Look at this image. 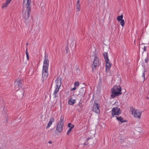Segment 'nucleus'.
Returning <instances> with one entry per match:
<instances>
[{
    "label": "nucleus",
    "mask_w": 149,
    "mask_h": 149,
    "mask_svg": "<svg viewBox=\"0 0 149 149\" xmlns=\"http://www.w3.org/2000/svg\"><path fill=\"white\" fill-rule=\"evenodd\" d=\"M121 88L120 86H114L111 89V98H113L116 97L121 95Z\"/></svg>",
    "instance_id": "obj_1"
},
{
    "label": "nucleus",
    "mask_w": 149,
    "mask_h": 149,
    "mask_svg": "<svg viewBox=\"0 0 149 149\" xmlns=\"http://www.w3.org/2000/svg\"><path fill=\"white\" fill-rule=\"evenodd\" d=\"M31 10H26L23 9L22 17L24 19L25 22L26 23L29 18Z\"/></svg>",
    "instance_id": "obj_2"
},
{
    "label": "nucleus",
    "mask_w": 149,
    "mask_h": 149,
    "mask_svg": "<svg viewBox=\"0 0 149 149\" xmlns=\"http://www.w3.org/2000/svg\"><path fill=\"white\" fill-rule=\"evenodd\" d=\"M63 117V118L61 117L60 120L58 123L56 129V130L58 132L61 133L63 130V128L64 125Z\"/></svg>",
    "instance_id": "obj_3"
},
{
    "label": "nucleus",
    "mask_w": 149,
    "mask_h": 149,
    "mask_svg": "<svg viewBox=\"0 0 149 149\" xmlns=\"http://www.w3.org/2000/svg\"><path fill=\"white\" fill-rule=\"evenodd\" d=\"M132 114L135 118L140 119L141 114V111L138 109H133L132 110Z\"/></svg>",
    "instance_id": "obj_4"
},
{
    "label": "nucleus",
    "mask_w": 149,
    "mask_h": 149,
    "mask_svg": "<svg viewBox=\"0 0 149 149\" xmlns=\"http://www.w3.org/2000/svg\"><path fill=\"white\" fill-rule=\"evenodd\" d=\"M100 64V63L99 61V58L97 56L95 55L93 62L92 64V70H94L96 68L99 67Z\"/></svg>",
    "instance_id": "obj_5"
},
{
    "label": "nucleus",
    "mask_w": 149,
    "mask_h": 149,
    "mask_svg": "<svg viewBox=\"0 0 149 149\" xmlns=\"http://www.w3.org/2000/svg\"><path fill=\"white\" fill-rule=\"evenodd\" d=\"M121 113L120 108L117 107H113L111 110V115L113 117H116Z\"/></svg>",
    "instance_id": "obj_6"
},
{
    "label": "nucleus",
    "mask_w": 149,
    "mask_h": 149,
    "mask_svg": "<svg viewBox=\"0 0 149 149\" xmlns=\"http://www.w3.org/2000/svg\"><path fill=\"white\" fill-rule=\"evenodd\" d=\"M48 68H42V79L44 81L47 79L48 76Z\"/></svg>",
    "instance_id": "obj_7"
},
{
    "label": "nucleus",
    "mask_w": 149,
    "mask_h": 149,
    "mask_svg": "<svg viewBox=\"0 0 149 149\" xmlns=\"http://www.w3.org/2000/svg\"><path fill=\"white\" fill-rule=\"evenodd\" d=\"M48 54H45L44 56V60L43 62V68H48L49 65V60L48 59Z\"/></svg>",
    "instance_id": "obj_8"
},
{
    "label": "nucleus",
    "mask_w": 149,
    "mask_h": 149,
    "mask_svg": "<svg viewBox=\"0 0 149 149\" xmlns=\"http://www.w3.org/2000/svg\"><path fill=\"white\" fill-rule=\"evenodd\" d=\"M105 62L106 72L107 73L110 72V70L112 64L110 62L109 60L108 61H105Z\"/></svg>",
    "instance_id": "obj_9"
},
{
    "label": "nucleus",
    "mask_w": 149,
    "mask_h": 149,
    "mask_svg": "<svg viewBox=\"0 0 149 149\" xmlns=\"http://www.w3.org/2000/svg\"><path fill=\"white\" fill-rule=\"evenodd\" d=\"M31 3L25 2L23 3V9L26 10H31Z\"/></svg>",
    "instance_id": "obj_10"
},
{
    "label": "nucleus",
    "mask_w": 149,
    "mask_h": 149,
    "mask_svg": "<svg viewBox=\"0 0 149 149\" xmlns=\"http://www.w3.org/2000/svg\"><path fill=\"white\" fill-rule=\"evenodd\" d=\"M99 107L100 106L98 104L94 103L93 104V111L97 113H100Z\"/></svg>",
    "instance_id": "obj_11"
},
{
    "label": "nucleus",
    "mask_w": 149,
    "mask_h": 149,
    "mask_svg": "<svg viewBox=\"0 0 149 149\" xmlns=\"http://www.w3.org/2000/svg\"><path fill=\"white\" fill-rule=\"evenodd\" d=\"M123 15L122 14L120 16H118L117 17V20L118 22H120V24L122 26H123L125 24L124 20L123 19Z\"/></svg>",
    "instance_id": "obj_12"
},
{
    "label": "nucleus",
    "mask_w": 149,
    "mask_h": 149,
    "mask_svg": "<svg viewBox=\"0 0 149 149\" xmlns=\"http://www.w3.org/2000/svg\"><path fill=\"white\" fill-rule=\"evenodd\" d=\"M54 119L53 117H52L50 118L49 121L47 124V126L46 127L47 129L49 128L52 125V123L54 122Z\"/></svg>",
    "instance_id": "obj_13"
},
{
    "label": "nucleus",
    "mask_w": 149,
    "mask_h": 149,
    "mask_svg": "<svg viewBox=\"0 0 149 149\" xmlns=\"http://www.w3.org/2000/svg\"><path fill=\"white\" fill-rule=\"evenodd\" d=\"M12 0H6V2L2 4L1 7L2 8L4 9V8L6 7L10 3Z\"/></svg>",
    "instance_id": "obj_14"
},
{
    "label": "nucleus",
    "mask_w": 149,
    "mask_h": 149,
    "mask_svg": "<svg viewBox=\"0 0 149 149\" xmlns=\"http://www.w3.org/2000/svg\"><path fill=\"white\" fill-rule=\"evenodd\" d=\"M55 87L60 88L61 85V80L60 79H56L55 81Z\"/></svg>",
    "instance_id": "obj_15"
},
{
    "label": "nucleus",
    "mask_w": 149,
    "mask_h": 149,
    "mask_svg": "<svg viewBox=\"0 0 149 149\" xmlns=\"http://www.w3.org/2000/svg\"><path fill=\"white\" fill-rule=\"evenodd\" d=\"M76 6L77 8V11H80L81 10V6L80 5V1L79 0L77 1Z\"/></svg>",
    "instance_id": "obj_16"
},
{
    "label": "nucleus",
    "mask_w": 149,
    "mask_h": 149,
    "mask_svg": "<svg viewBox=\"0 0 149 149\" xmlns=\"http://www.w3.org/2000/svg\"><path fill=\"white\" fill-rule=\"evenodd\" d=\"M59 88H60L55 87V89L53 94V95L54 97H57L56 94L59 91Z\"/></svg>",
    "instance_id": "obj_17"
},
{
    "label": "nucleus",
    "mask_w": 149,
    "mask_h": 149,
    "mask_svg": "<svg viewBox=\"0 0 149 149\" xmlns=\"http://www.w3.org/2000/svg\"><path fill=\"white\" fill-rule=\"evenodd\" d=\"M76 100L74 99L73 100L72 98H70V100L68 101V104L71 105H73L74 103H75Z\"/></svg>",
    "instance_id": "obj_18"
},
{
    "label": "nucleus",
    "mask_w": 149,
    "mask_h": 149,
    "mask_svg": "<svg viewBox=\"0 0 149 149\" xmlns=\"http://www.w3.org/2000/svg\"><path fill=\"white\" fill-rule=\"evenodd\" d=\"M15 83L16 84H17V85H18V86L20 87H22V81L21 80H17Z\"/></svg>",
    "instance_id": "obj_19"
},
{
    "label": "nucleus",
    "mask_w": 149,
    "mask_h": 149,
    "mask_svg": "<svg viewBox=\"0 0 149 149\" xmlns=\"http://www.w3.org/2000/svg\"><path fill=\"white\" fill-rule=\"evenodd\" d=\"M116 117V120L120 121L121 123L126 122L125 120H124L123 118L121 117Z\"/></svg>",
    "instance_id": "obj_20"
},
{
    "label": "nucleus",
    "mask_w": 149,
    "mask_h": 149,
    "mask_svg": "<svg viewBox=\"0 0 149 149\" xmlns=\"http://www.w3.org/2000/svg\"><path fill=\"white\" fill-rule=\"evenodd\" d=\"M103 56L105 59V61H108L109 59L108 56V53L107 52H105L103 54Z\"/></svg>",
    "instance_id": "obj_21"
},
{
    "label": "nucleus",
    "mask_w": 149,
    "mask_h": 149,
    "mask_svg": "<svg viewBox=\"0 0 149 149\" xmlns=\"http://www.w3.org/2000/svg\"><path fill=\"white\" fill-rule=\"evenodd\" d=\"M15 84V89L17 91L19 90L20 88H21L20 86H19L18 85H17V84H16L15 83H14Z\"/></svg>",
    "instance_id": "obj_22"
},
{
    "label": "nucleus",
    "mask_w": 149,
    "mask_h": 149,
    "mask_svg": "<svg viewBox=\"0 0 149 149\" xmlns=\"http://www.w3.org/2000/svg\"><path fill=\"white\" fill-rule=\"evenodd\" d=\"M26 55L27 60H28L29 59V53H28V49H27V47L26 48Z\"/></svg>",
    "instance_id": "obj_23"
},
{
    "label": "nucleus",
    "mask_w": 149,
    "mask_h": 149,
    "mask_svg": "<svg viewBox=\"0 0 149 149\" xmlns=\"http://www.w3.org/2000/svg\"><path fill=\"white\" fill-rule=\"evenodd\" d=\"M72 129V127L71 128H70L68 130L67 133V135H69L70 134Z\"/></svg>",
    "instance_id": "obj_24"
},
{
    "label": "nucleus",
    "mask_w": 149,
    "mask_h": 149,
    "mask_svg": "<svg viewBox=\"0 0 149 149\" xmlns=\"http://www.w3.org/2000/svg\"><path fill=\"white\" fill-rule=\"evenodd\" d=\"M74 125L72 124L71 123H69L68 124V127H69L70 128H71L72 127V129L74 127Z\"/></svg>",
    "instance_id": "obj_25"
},
{
    "label": "nucleus",
    "mask_w": 149,
    "mask_h": 149,
    "mask_svg": "<svg viewBox=\"0 0 149 149\" xmlns=\"http://www.w3.org/2000/svg\"><path fill=\"white\" fill-rule=\"evenodd\" d=\"M79 81H76L74 83V85L75 86L78 87L79 86Z\"/></svg>",
    "instance_id": "obj_26"
},
{
    "label": "nucleus",
    "mask_w": 149,
    "mask_h": 149,
    "mask_svg": "<svg viewBox=\"0 0 149 149\" xmlns=\"http://www.w3.org/2000/svg\"><path fill=\"white\" fill-rule=\"evenodd\" d=\"M23 1L25 2H28L31 3V0H24Z\"/></svg>",
    "instance_id": "obj_27"
},
{
    "label": "nucleus",
    "mask_w": 149,
    "mask_h": 149,
    "mask_svg": "<svg viewBox=\"0 0 149 149\" xmlns=\"http://www.w3.org/2000/svg\"><path fill=\"white\" fill-rule=\"evenodd\" d=\"M76 89H77V87L74 86L73 88H72L71 89L70 91H74V90H75Z\"/></svg>",
    "instance_id": "obj_28"
},
{
    "label": "nucleus",
    "mask_w": 149,
    "mask_h": 149,
    "mask_svg": "<svg viewBox=\"0 0 149 149\" xmlns=\"http://www.w3.org/2000/svg\"><path fill=\"white\" fill-rule=\"evenodd\" d=\"M145 72L143 71L142 73V77H143L144 78H145Z\"/></svg>",
    "instance_id": "obj_29"
},
{
    "label": "nucleus",
    "mask_w": 149,
    "mask_h": 149,
    "mask_svg": "<svg viewBox=\"0 0 149 149\" xmlns=\"http://www.w3.org/2000/svg\"><path fill=\"white\" fill-rule=\"evenodd\" d=\"M90 139V138H88L87 139L86 141H88L89 140V139Z\"/></svg>",
    "instance_id": "obj_30"
},
{
    "label": "nucleus",
    "mask_w": 149,
    "mask_h": 149,
    "mask_svg": "<svg viewBox=\"0 0 149 149\" xmlns=\"http://www.w3.org/2000/svg\"><path fill=\"white\" fill-rule=\"evenodd\" d=\"M84 145H88V143H84Z\"/></svg>",
    "instance_id": "obj_31"
},
{
    "label": "nucleus",
    "mask_w": 149,
    "mask_h": 149,
    "mask_svg": "<svg viewBox=\"0 0 149 149\" xmlns=\"http://www.w3.org/2000/svg\"><path fill=\"white\" fill-rule=\"evenodd\" d=\"M49 143L50 144H51L52 143V141H49Z\"/></svg>",
    "instance_id": "obj_32"
},
{
    "label": "nucleus",
    "mask_w": 149,
    "mask_h": 149,
    "mask_svg": "<svg viewBox=\"0 0 149 149\" xmlns=\"http://www.w3.org/2000/svg\"><path fill=\"white\" fill-rule=\"evenodd\" d=\"M147 60H146V62H147Z\"/></svg>",
    "instance_id": "obj_33"
},
{
    "label": "nucleus",
    "mask_w": 149,
    "mask_h": 149,
    "mask_svg": "<svg viewBox=\"0 0 149 149\" xmlns=\"http://www.w3.org/2000/svg\"><path fill=\"white\" fill-rule=\"evenodd\" d=\"M28 45V44H27V43L26 44V45Z\"/></svg>",
    "instance_id": "obj_34"
}]
</instances>
